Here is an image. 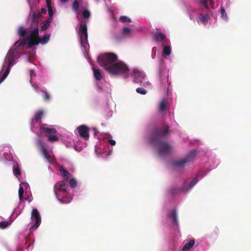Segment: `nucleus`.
<instances>
[{
    "mask_svg": "<svg viewBox=\"0 0 251 251\" xmlns=\"http://www.w3.org/2000/svg\"><path fill=\"white\" fill-rule=\"evenodd\" d=\"M59 140V138L56 135H50L48 138V141L50 142H54Z\"/></svg>",
    "mask_w": 251,
    "mask_h": 251,
    "instance_id": "30",
    "label": "nucleus"
},
{
    "mask_svg": "<svg viewBox=\"0 0 251 251\" xmlns=\"http://www.w3.org/2000/svg\"><path fill=\"white\" fill-rule=\"evenodd\" d=\"M19 198L20 201H21L23 199V194L24 193V190L23 187L22 186H20V188L19 189Z\"/></svg>",
    "mask_w": 251,
    "mask_h": 251,
    "instance_id": "32",
    "label": "nucleus"
},
{
    "mask_svg": "<svg viewBox=\"0 0 251 251\" xmlns=\"http://www.w3.org/2000/svg\"><path fill=\"white\" fill-rule=\"evenodd\" d=\"M44 114V111L42 110L38 111L34 115V120L36 123L41 122V118Z\"/></svg>",
    "mask_w": 251,
    "mask_h": 251,
    "instance_id": "21",
    "label": "nucleus"
},
{
    "mask_svg": "<svg viewBox=\"0 0 251 251\" xmlns=\"http://www.w3.org/2000/svg\"><path fill=\"white\" fill-rule=\"evenodd\" d=\"M51 0H46L47 7L48 8L49 16H53V11L51 7Z\"/></svg>",
    "mask_w": 251,
    "mask_h": 251,
    "instance_id": "24",
    "label": "nucleus"
},
{
    "mask_svg": "<svg viewBox=\"0 0 251 251\" xmlns=\"http://www.w3.org/2000/svg\"><path fill=\"white\" fill-rule=\"evenodd\" d=\"M77 130L81 137L85 140L89 138L90 129L87 126L84 125H81L77 127Z\"/></svg>",
    "mask_w": 251,
    "mask_h": 251,
    "instance_id": "10",
    "label": "nucleus"
},
{
    "mask_svg": "<svg viewBox=\"0 0 251 251\" xmlns=\"http://www.w3.org/2000/svg\"><path fill=\"white\" fill-rule=\"evenodd\" d=\"M63 3H67L70 0H60Z\"/></svg>",
    "mask_w": 251,
    "mask_h": 251,
    "instance_id": "43",
    "label": "nucleus"
},
{
    "mask_svg": "<svg viewBox=\"0 0 251 251\" xmlns=\"http://www.w3.org/2000/svg\"><path fill=\"white\" fill-rule=\"evenodd\" d=\"M131 33V29L128 27H124L123 29V33L125 35H129Z\"/></svg>",
    "mask_w": 251,
    "mask_h": 251,
    "instance_id": "36",
    "label": "nucleus"
},
{
    "mask_svg": "<svg viewBox=\"0 0 251 251\" xmlns=\"http://www.w3.org/2000/svg\"><path fill=\"white\" fill-rule=\"evenodd\" d=\"M167 101L165 99L162 100L159 104V109L160 111H164L167 109Z\"/></svg>",
    "mask_w": 251,
    "mask_h": 251,
    "instance_id": "22",
    "label": "nucleus"
},
{
    "mask_svg": "<svg viewBox=\"0 0 251 251\" xmlns=\"http://www.w3.org/2000/svg\"><path fill=\"white\" fill-rule=\"evenodd\" d=\"M55 193L56 195H57L59 193L62 192L63 193H66L67 192V185L66 184H56L55 185Z\"/></svg>",
    "mask_w": 251,
    "mask_h": 251,
    "instance_id": "16",
    "label": "nucleus"
},
{
    "mask_svg": "<svg viewBox=\"0 0 251 251\" xmlns=\"http://www.w3.org/2000/svg\"><path fill=\"white\" fill-rule=\"evenodd\" d=\"M47 13V10L45 8H42L41 9V13H39L38 14H33V16H41V14H46Z\"/></svg>",
    "mask_w": 251,
    "mask_h": 251,
    "instance_id": "38",
    "label": "nucleus"
},
{
    "mask_svg": "<svg viewBox=\"0 0 251 251\" xmlns=\"http://www.w3.org/2000/svg\"><path fill=\"white\" fill-rule=\"evenodd\" d=\"M51 21V17H50V18L47 20L46 21L42 23L41 30L42 31H44L46 30L50 25V23Z\"/></svg>",
    "mask_w": 251,
    "mask_h": 251,
    "instance_id": "20",
    "label": "nucleus"
},
{
    "mask_svg": "<svg viewBox=\"0 0 251 251\" xmlns=\"http://www.w3.org/2000/svg\"><path fill=\"white\" fill-rule=\"evenodd\" d=\"M79 7L78 0H74L72 5V9L76 14L80 16H90L91 12L86 7H81L80 9Z\"/></svg>",
    "mask_w": 251,
    "mask_h": 251,
    "instance_id": "8",
    "label": "nucleus"
},
{
    "mask_svg": "<svg viewBox=\"0 0 251 251\" xmlns=\"http://www.w3.org/2000/svg\"><path fill=\"white\" fill-rule=\"evenodd\" d=\"M168 217L172 220L173 224L175 226L178 225V218L176 209L172 210V211L168 214Z\"/></svg>",
    "mask_w": 251,
    "mask_h": 251,
    "instance_id": "15",
    "label": "nucleus"
},
{
    "mask_svg": "<svg viewBox=\"0 0 251 251\" xmlns=\"http://www.w3.org/2000/svg\"><path fill=\"white\" fill-rule=\"evenodd\" d=\"M209 20V17H198L197 21L199 23L202 24L203 25H206L208 20Z\"/></svg>",
    "mask_w": 251,
    "mask_h": 251,
    "instance_id": "23",
    "label": "nucleus"
},
{
    "mask_svg": "<svg viewBox=\"0 0 251 251\" xmlns=\"http://www.w3.org/2000/svg\"><path fill=\"white\" fill-rule=\"evenodd\" d=\"M108 141L111 146H115L116 145V142L113 140L110 139Z\"/></svg>",
    "mask_w": 251,
    "mask_h": 251,
    "instance_id": "41",
    "label": "nucleus"
},
{
    "mask_svg": "<svg viewBox=\"0 0 251 251\" xmlns=\"http://www.w3.org/2000/svg\"><path fill=\"white\" fill-rule=\"evenodd\" d=\"M95 78L98 80H100L102 78V75L99 69L93 68L92 69Z\"/></svg>",
    "mask_w": 251,
    "mask_h": 251,
    "instance_id": "18",
    "label": "nucleus"
},
{
    "mask_svg": "<svg viewBox=\"0 0 251 251\" xmlns=\"http://www.w3.org/2000/svg\"><path fill=\"white\" fill-rule=\"evenodd\" d=\"M89 17H81V19H80L79 17H77L78 20L80 21L78 30L80 43L82 46L85 48H86V46L88 42L86 23L89 21Z\"/></svg>",
    "mask_w": 251,
    "mask_h": 251,
    "instance_id": "4",
    "label": "nucleus"
},
{
    "mask_svg": "<svg viewBox=\"0 0 251 251\" xmlns=\"http://www.w3.org/2000/svg\"><path fill=\"white\" fill-rule=\"evenodd\" d=\"M28 29H25L22 27H20L18 30L19 34L22 37H24L26 33H28Z\"/></svg>",
    "mask_w": 251,
    "mask_h": 251,
    "instance_id": "26",
    "label": "nucleus"
},
{
    "mask_svg": "<svg viewBox=\"0 0 251 251\" xmlns=\"http://www.w3.org/2000/svg\"><path fill=\"white\" fill-rule=\"evenodd\" d=\"M196 177L194 178L190 182H185L182 187L179 190L181 192H187L191 189L197 182Z\"/></svg>",
    "mask_w": 251,
    "mask_h": 251,
    "instance_id": "13",
    "label": "nucleus"
},
{
    "mask_svg": "<svg viewBox=\"0 0 251 251\" xmlns=\"http://www.w3.org/2000/svg\"><path fill=\"white\" fill-rule=\"evenodd\" d=\"M132 76L133 77L134 81L135 83L142 82L145 77L144 74L137 69L133 71Z\"/></svg>",
    "mask_w": 251,
    "mask_h": 251,
    "instance_id": "11",
    "label": "nucleus"
},
{
    "mask_svg": "<svg viewBox=\"0 0 251 251\" xmlns=\"http://www.w3.org/2000/svg\"><path fill=\"white\" fill-rule=\"evenodd\" d=\"M38 145L45 159L50 164L55 163L56 160L52 152L48 151L41 141L38 142Z\"/></svg>",
    "mask_w": 251,
    "mask_h": 251,
    "instance_id": "6",
    "label": "nucleus"
},
{
    "mask_svg": "<svg viewBox=\"0 0 251 251\" xmlns=\"http://www.w3.org/2000/svg\"><path fill=\"white\" fill-rule=\"evenodd\" d=\"M31 219L32 222H34V224L32 227L35 229L37 228L41 224V219L40 213L36 208H34L32 210Z\"/></svg>",
    "mask_w": 251,
    "mask_h": 251,
    "instance_id": "9",
    "label": "nucleus"
},
{
    "mask_svg": "<svg viewBox=\"0 0 251 251\" xmlns=\"http://www.w3.org/2000/svg\"><path fill=\"white\" fill-rule=\"evenodd\" d=\"M169 72L160 68L158 73V86L160 89H167L168 92L171 87V81L169 79Z\"/></svg>",
    "mask_w": 251,
    "mask_h": 251,
    "instance_id": "5",
    "label": "nucleus"
},
{
    "mask_svg": "<svg viewBox=\"0 0 251 251\" xmlns=\"http://www.w3.org/2000/svg\"><path fill=\"white\" fill-rule=\"evenodd\" d=\"M40 130L45 132L47 134H54L56 133V130L53 127L49 126L47 124H42L40 125Z\"/></svg>",
    "mask_w": 251,
    "mask_h": 251,
    "instance_id": "14",
    "label": "nucleus"
},
{
    "mask_svg": "<svg viewBox=\"0 0 251 251\" xmlns=\"http://www.w3.org/2000/svg\"><path fill=\"white\" fill-rule=\"evenodd\" d=\"M196 155V151L194 150L192 151L185 158L174 161L173 165L175 166L179 167H183L186 163L192 162L194 159Z\"/></svg>",
    "mask_w": 251,
    "mask_h": 251,
    "instance_id": "7",
    "label": "nucleus"
},
{
    "mask_svg": "<svg viewBox=\"0 0 251 251\" xmlns=\"http://www.w3.org/2000/svg\"><path fill=\"white\" fill-rule=\"evenodd\" d=\"M9 225V223L7 221H2L0 223V228L5 229Z\"/></svg>",
    "mask_w": 251,
    "mask_h": 251,
    "instance_id": "34",
    "label": "nucleus"
},
{
    "mask_svg": "<svg viewBox=\"0 0 251 251\" xmlns=\"http://www.w3.org/2000/svg\"><path fill=\"white\" fill-rule=\"evenodd\" d=\"M222 17L224 18L225 20H227V17L225 16V17Z\"/></svg>",
    "mask_w": 251,
    "mask_h": 251,
    "instance_id": "45",
    "label": "nucleus"
},
{
    "mask_svg": "<svg viewBox=\"0 0 251 251\" xmlns=\"http://www.w3.org/2000/svg\"><path fill=\"white\" fill-rule=\"evenodd\" d=\"M50 36L49 34H46L42 38H40V43L42 44L47 43L49 41Z\"/></svg>",
    "mask_w": 251,
    "mask_h": 251,
    "instance_id": "27",
    "label": "nucleus"
},
{
    "mask_svg": "<svg viewBox=\"0 0 251 251\" xmlns=\"http://www.w3.org/2000/svg\"><path fill=\"white\" fill-rule=\"evenodd\" d=\"M154 39L156 41H160L162 44L166 39V35L162 32H155L154 34Z\"/></svg>",
    "mask_w": 251,
    "mask_h": 251,
    "instance_id": "17",
    "label": "nucleus"
},
{
    "mask_svg": "<svg viewBox=\"0 0 251 251\" xmlns=\"http://www.w3.org/2000/svg\"><path fill=\"white\" fill-rule=\"evenodd\" d=\"M221 16H226V13L224 8L222 7L221 8Z\"/></svg>",
    "mask_w": 251,
    "mask_h": 251,
    "instance_id": "40",
    "label": "nucleus"
},
{
    "mask_svg": "<svg viewBox=\"0 0 251 251\" xmlns=\"http://www.w3.org/2000/svg\"><path fill=\"white\" fill-rule=\"evenodd\" d=\"M199 16H207V14L204 15V14H199Z\"/></svg>",
    "mask_w": 251,
    "mask_h": 251,
    "instance_id": "44",
    "label": "nucleus"
},
{
    "mask_svg": "<svg viewBox=\"0 0 251 251\" xmlns=\"http://www.w3.org/2000/svg\"><path fill=\"white\" fill-rule=\"evenodd\" d=\"M33 87L34 88V89L37 92H39V90L38 89V86L37 84H33L32 85Z\"/></svg>",
    "mask_w": 251,
    "mask_h": 251,
    "instance_id": "42",
    "label": "nucleus"
},
{
    "mask_svg": "<svg viewBox=\"0 0 251 251\" xmlns=\"http://www.w3.org/2000/svg\"><path fill=\"white\" fill-rule=\"evenodd\" d=\"M120 20L122 23H130L131 22V19L129 18L128 17H120Z\"/></svg>",
    "mask_w": 251,
    "mask_h": 251,
    "instance_id": "35",
    "label": "nucleus"
},
{
    "mask_svg": "<svg viewBox=\"0 0 251 251\" xmlns=\"http://www.w3.org/2000/svg\"><path fill=\"white\" fill-rule=\"evenodd\" d=\"M13 173L16 176L21 175V170L19 167L14 168L13 169Z\"/></svg>",
    "mask_w": 251,
    "mask_h": 251,
    "instance_id": "37",
    "label": "nucleus"
},
{
    "mask_svg": "<svg viewBox=\"0 0 251 251\" xmlns=\"http://www.w3.org/2000/svg\"><path fill=\"white\" fill-rule=\"evenodd\" d=\"M171 52V49L170 46L169 45L165 46L164 47L163 50V51H162L163 54L168 56V55H170Z\"/></svg>",
    "mask_w": 251,
    "mask_h": 251,
    "instance_id": "25",
    "label": "nucleus"
},
{
    "mask_svg": "<svg viewBox=\"0 0 251 251\" xmlns=\"http://www.w3.org/2000/svg\"><path fill=\"white\" fill-rule=\"evenodd\" d=\"M40 91L42 92L43 93L42 97L45 101H47L50 100V95L47 92L44 91L43 90H40Z\"/></svg>",
    "mask_w": 251,
    "mask_h": 251,
    "instance_id": "29",
    "label": "nucleus"
},
{
    "mask_svg": "<svg viewBox=\"0 0 251 251\" xmlns=\"http://www.w3.org/2000/svg\"><path fill=\"white\" fill-rule=\"evenodd\" d=\"M188 10L191 11V12H189V15H192V14H195L196 10L192 7H189Z\"/></svg>",
    "mask_w": 251,
    "mask_h": 251,
    "instance_id": "39",
    "label": "nucleus"
},
{
    "mask_svg": "<svg viewBox=\"0 0 251 251\" xmlns=\"http://www.w3.org/2000/svg\"><path fill=\"white\" fill-rule=\"evenodd\" d=\"M69 185L72 188H75L77 186V182L75 179L71 178L69 180Z\"/></svg>",
    "mask_w": 251,
    "mask_h": 251,
    "instance_id": "31",
    "label": "nucleus"
},
{
    "mask_svg": "<svg viewBox=\"0 0 251 251\" xmlns=\"http://www.w3.org/2000/svg\"><path fill=\"white\" fill-rule=\"evenodd\" d=\"M169 126H168L164 129L162 127L155 128L150 139V143L157 148L158 154L161 156L170 154L173 150L172 146L163 141L169 133Z\"/></svg>",
    "mask_w": 251,
    "mask_h": 251,
    "instance_id": "3",
    "label": "nucleus"
},
{
    "mask_svg": "<svg viewBox=\"0 0 251 251\" xmlns=\"http://www.w3.org/2000/svg\"><path fill=\"white\" fill-rule=\"evenodd\" d=\"M136 91L137 93L140 94L142 95H145L147 93V91L145 89L141 88V87L137 88L136 89Z\"/></svg>",
    "mask_w": 251,
    "mask_h": 251,
    "instance_id": "33",
    "label": "nucleus"
},
{
    "mask_svg": "<svg viewBox=\"0 0 251 251\" xmlns=\"http://www.w3.org/2000/svg\"><path fill=\"white\" fill-rule=\"evenodd\" d=\"M60 172L61 175L65 178L68 179L70 174L65 169L62 168L60 169Z\"/></svg>",
    "mask_w": 251,
    "mask_h": 251,
    "instance_id": "28",
    "label": "nucleus"
},
{
    "mask_svg": "<svg viewBox=\"0 0 251 251\" xmlns=\"http://www.w3.org/2000/svg\"><path fill=\"white\" fill-rule=\"evenodd\" d=\"M39 17H33V21L34 22L35 25L33 28L30 27L28 29V33L29 34V36L16 42L13 47V50H10L8 51L5 58V61L8 62L7 67L2 76L0 78V83L7 76L10 71L11 67L13 65L15 60L18 58L17 51L19 48L24 46L27 41H28L30 46L37 45L40 43V37L39 36V29L38 25Z\"/></svg>",
    "mask_w": 251,
    "mask_h": 251,
    "instance_id": "1",
    "label": "nucleus"
},
{
    "mask_svg": "<svg viewBox=\"0 0 251 251\" xmlns=\"http://www.w3.org/2000/svg\"><path fill=\"white\" fill-rule=\"evenodd\" d=\"M117 55L112 52L106 53L99 55L98 61L106 71L114 75H123L127 77L129 75V69L123 62H117Z\"/></svg>",
    "mask_w": 251,
    "mask_h": 251,
    "instance_id": "2",
    "label": "nucleus"
},
{
    "mask_svg": "<svg viewBox=\"0 0 251 251\" xmlns=\"http://www.w3.org/2000/svg\"><path fill=\"white\" fill-rule=\"evenodd\" d=\"M17 251H22V250L20 249H18L17 250Z\"/></svg>",
    "mask_w": 251,
    "mask_h": 251,
    "instance_id": "46",
    "label": "nucleus"
},
{
    "mask_svg": "<svg viewBox=\"0 0 251 251\" xmlns=\"http://www.w3.org/2000/svg\"><path fill=\"white\" fill-rule=\"evenodd\" d=\"M195 244V240L194 239L190 240L188 243H186L182 248L183 251H189Z\"/></svg>",
    "mask_w": 251,
    "mask_h": 251,
    "instance_id": "19",
    "label": "nucleus"
},
{
    "mask_svg": "<svg viewBox=\"0 0 251 251\" xmlns=\"http://www.w3.org/2000/svg\"><path fill=\"white\" fill-rule=\"evenodd\" d=\"M200 5L203 6L206 9L214 8L215 2L214 0H199Z\"/></svg>",
    "mask_w": 251,
    "mask_h": 251,
    "instance_id": "12",
    "label": "nucleus"
}]
</instances>
